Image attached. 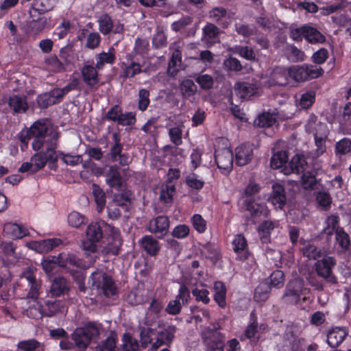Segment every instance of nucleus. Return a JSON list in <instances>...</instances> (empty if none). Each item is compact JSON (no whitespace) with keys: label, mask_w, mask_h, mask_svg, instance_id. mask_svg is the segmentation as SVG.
Wrapping results in <instances>:
<instances>
[{"label":"nucleus","mask_w":351,"mask_h":351,"mask_svg":"<svg viewBox=\"0 0 351 351\" xmlns=\"http://www.w3.org/2000/svg\"><path fill=\"white\" fill-rule=\"evenodd\" d=\"M315 101V93L313 90L306 91L302 93L298 103V106L302 109H308Z\"/></svg>","instance_id":"nucleus-52"},{"label":"nucleus","mask_w":351,"mask_h":351,"mask_svg":"<svg viewBox=\"0 0 351 351\" xmlns=\"http://www.w3.org/2000/svg\"><path fill=\"white\" fill-rule=\"evenodd\" d=\"M225 335L217 330H212L206 339L208 348L210 351H223L225 347Z\"/></svg>","instance_id":"nucleus-23"},{"label":"nucleus","mask_w":351,"mask_h":351,"mask_svg":"<svg viewBox=\"0 0 351 351\" xmlns=\"http://www.w3.org/2000/svg\"><path fill=\"white\" fill-rule=\"evenodd\" d=\"M3 233L5 235L16 239H22L29 234L27 229L22 226L14 223H6L3 226Z\"/></svg>","instance_id":"nucleus-27"},{"label":"nucleus","mask_w":351,"mask_h":351,"mask_svg":"<svg viewBox=\"0 0 351 351\" xmlns=\"http://www.w3.org/2000/svg\"><path fill=\"white\" fill-rule=\"evenodd\" d=\"M152 47L155 49H160L167 46V36L164 31H158L152 40Z\"/></svg>","instance_id":"nucleus-55"},{"label":"nucleus","mask_w":351,"mask_h":351,"mask_svg":"<svg viewBox=\"0 0 351 351\" xmlns=\"http://www.w3.org/2000/svg\"><path fill=\"white\" fill-rule=\"evenodd\" d=\"M133 199V193L131 191L125 189L114 197V201L118 206H127L130 205Z\"/></svg>","instance_id":"nucleus-58"},{"label":"nucleus","mask_w":351,"mask_h":351,"mask_svg":"<svg viewBox=\"0 0 351 351\" xmlns=\"http://www.w3.org/2000/svg\"><path fill=\"white\" fill-rule=\"evenodd\" d=\"M308 293L309 289L305 287L304 280L295 278L287 284L282 300L286 304L297 306L300 309H304V304L308 300V297L306 296Z\"/></svg>","instance_id":"nucleus-3"},{"label":"nucleus","mask_w":351,"mask_h":351,"mask_svg":"<svg viewBox=\"0 0 351 351\" xmlns=\"http://www.w3.org/2000/svg\"><path fill=\"white\" fill-rule=\"evenodd\" d=\"M208 17L223 29L227 28L231 22L230 14L223 7L213 8L209 11Z\"/></svg>","instance_id":"nucleus-15"},{"label":"nucleus","mask_w":351,"mask_h":351,"mask_svg":"<svg viewBox=\"0 0 351 351\" xmlns=\"http://www.w3.org/2000/svg\"><path fill=\"white\" fill-rule=\"evenodd\" d=\"M254 122L259 128H269L275 123L276 119L270 113H263L258 115Z\"/></svg>","instance_id":"nucleus-61"},{"label":"nucleus","mask_w":351,"mask_h":351,"mask_svg":"<svg viewBox=\"0 0 351 351\" xmlns=\"http://www.w3.org/2000/svg\"><path fill=\"white\" fill-rule=\"evenodd\" d=\"M339 217L336 215H331L328 216L326 220V227L324 229V232L327 235H332L337 230L340 229L339 226Z\"/></svg>","instance_id":"nucleus-49"},{"label":"nucleus","mask_w":351,"mask_h":351,"mask_svg":"<svg viewBox=\"0 0 351 351\" xmlns=\"http://www.w3.org/2000/svg\"><path fill=\"white\" fill-rule=\"evenodd\" d=\"M269 201L276 209L282 210L284 208L287 202V196L285 186L282 184L279 183L273 184Z\"/></svg>","instance_id":"nucleus-16"},{"label":"nucleus","mask_w":351,"mask_h":351,"mask_svg":"<svg viewBox=\"0 0 351 351\" xmlns=\"http://www.w3.org/2000/svg\"><path fill=\"white\" fill-rule=\"evenodd\" d=\"M289 67L275 66L271 71L267 83L270 86H285L289 83Z\"/></svg>","instance_id":"nucleus-10"},{"label":"nucleus","mask_w":351,"mask_h":351,"mask_svg":"<svg viewBox=\"0 0 351 351\" xmlns=\"http://www.w3.org/2000/svg\"><path fill=\"white\" fill-rule=\"evenodd\" d=\"M176 192V188L175 184H167V182H165L161 185L159 199L166 204H171L173 202Z\"/></svg>","instance_id":"nucleus-38"},{"label":"nucleus","mask_w":351,"mask_h":351,"mask_svg":"<svg viewBox=\"0 0 351 351\" xmlns=\"http://www.w3.org/2000/svg\"><path fill=\"white\" fill-rule=\"evenodd\" d=\"M30 134H32L33 141L32 143V149L34 151H41L44 144L47 145V141L54 134H57L58 138L59 133L53 132L49 124L45 120H38L34 122L29 128Z\"/></svg>","instance_id":"nucleus-5"},{"label":"nucleus","mask_w":351,"mask_h":351,"mask_svg":"<svg viewBox=\"0 0 351 351\" xmlns=\"http://www.w3.org/2000/svg\"><path fill=\"white\" fill-rule=\"evenodd\" d=\"M250 322L246 326L244 330V335L246 339H250L252 342L256 343L259 341L260 337L259 335H256L258 333V323L257 321V317L254 312L250 314Z\"/></svg>","instance_id":"nucleus-32"},{"label":"nucleus","mask_w":351,"mask_h":351,"mask_svg":"<svg viewBox=\"0 0 351 351\" xmlns=\"http://www.w3.org/2000/svg\"><path fill=\"white\" fill-rule=\"evenodd\" d=\"M274 228V221H272L265 220L261 223L258 231L262 243H267L270 242L271 233Z\"/></svg>","instance_id":"nucleus-39"},{"label":"nucleus","mask_w":351,"mask_h":351,"mask_svg":"<svg viewBox=\"0 0 351 351\" xmlns=\"http://www.w3.org/2000/svg\"><path fill=\"white\" fill-rule=\"evenodd\" d=\"M185 183L189 188L195 190H200L204 186V181L198 179V176L195 173L186 176Z\"/></svg>","instance_id":"nucleus-62"},{"label":"nucleus","mask_w":351,"mask_h":351,"mask_svg":"<svg viewBox=\"0 0 351 351\" xmlns=\"http://www.w3.org/2000/svg\"><path fill=\"white\" fill-rule=\"evenodd\" d=\"M55 3L56 0H35L30 10L33 13L43 14L51 10L55 6Z\"/></svg>","instance_id":"nucleus-43"},{"label":"nucleus","mask_w":351,"mask_h":351,"mask_svg":"<svg viewBox=\"0 0 351 351\" xmlns=\"http://www.w3.org/2000/svg\"><path fill=\"white\" fill-rule=\"evenodd\" d=\"M215 162L218 169L223 174L229 173L233 167L234 154L229 148L215 150Z\"/></svg>","instance_id":"nucleus-9"},{"label":"nucleus","mask_w":351,"mask_h":351,"mask_svg":"<svg viewBox=\"0 0 351 351\" xmlns=\"http://www.w3.org/2000/svg\"><path fill=\"white\" fill-rule=\"evenodd\" d=\"M182 95L184 98H190L195 95L197 92V86L194 82L190 79L184 80L180 86Z\"/></svg>","instance_id":"nucleus-48"},{"label":"nucleus","mask_w":351,"mask_h":351,"mask_svg":"<svg viewBox=\"0 0 351 351\" xmlns=\"http://www.w3.org/2000/svg\"><path fill=\"white\" fill-rule=\"evenodd\" d=\"M195 80L202 90H210L214 86V79L208 74H199L195 77Z\"/></svg>","instance_id":"nucleus-56"},{"label":"nucleus","mask_w":351,"mask_h":351,"mask_svg":"<svg viewBox=\"0 0 351 351\" xmlns=\"http://www.w3.org/2000/svg\"><path fill=\"white\" fill-rule=\"evenodd\" d=\"M348 335L346 327L335 326L330 329L327 334V343L331 348L338 347Z\"/></svg>","instance_id":"nucleus-20"},{"label":"nucleus","mask_w":351,"mask_h":351,"mask_svg":"<svg viewBox=\"0 0 351 351\" xmlns=\"http://www.w3.org/2000/svg\"><path fill=\"white\" fill-rule=\"evenodd\" d=\"M99 325L89 321L82 326L76 328L71 334V339L75 343L77 351H86L88 346L99 338Z\"/></svg>","instance_id":"nucleus-4"},{"label":"nucleus","mask_w":351,"mask_h":351,"mask_svg":"<svg viewBox=\"0 0 351 351\" xmlns=\"http://www.w3.org/2000/svg\"><path fill=\"white\" fill-rule=\"evenodd\" d=\"M45 63L53 73H60L66 71V66L56 55H50L46 58Z\"/></svg>","instance_id":"nucleus-41"},{"label":"nucleus","mask_w":351,"mask_h":351,"mask_svg":"<svg viewBox=\"0 0 351 351\" xmlns=\"http://www.w3.org/2000/svg\"><path fill=\"white\" fill-rule=\"evenodd\" d=\"M335 265L336 261L331 256H326L321 260H318L315 265L317 276L324 278L331 285L337 284V279L332 274V268Z\"/></svg>","instance_id":"nucleus-8"},{"label":"nucleus","mask_w":351,"mask_h":351,"mask_svg":"<svg viewBox=\"0 0 351 351\" xmlns=\"http://www.w3.org/2000/svg\"><path fill=\"white\" fill-rule=\"evenodd\" d=\"M149 50V43L146 38H141L139 37L135 39L134 52L140 56H144L148 53Z\"/></svg>","instance_id":"nucleus-57"},{"label":"nucleus","mask_w":351,"mask_h":351,"mask_svg":"<svg viewBox=\"0 0 351 351\" xmlns=\"http://www.w3.org/2000/svg\"><path fill=\"white\" fill-rule=\"evenodd\" d=\"M260 189L258 184L250 183L244 190L246 198L243 201L241 208L246 212V221L254 224L267 218L270 215V210L266 204L259 202L253 197Z\"/></svg>","instance_id":"nucleus-2"},{"label":"nucleus","mask_w":351,"mask_h":351,"mask_svg":"<svg viewBox=\"0 0 351 351\" xmlns=\"http://www.w3.org/2000/svg\"><path fill=\"white\" fill-rule=\"evenodd\" d=\"M289 72L291 79L300 82L321 77L324 75V71L317 65L304 64L289 66Z\"/></svg>","instance_id":"nucleus-7"},{"label":"nucleus","mask_w":351,"mask_h":351,"mask_svg":"<svg viewBox=\"0 0 351 351\" xmlns=\"http://www.w3.org/2000/svg\"><path fill=\"white\" fill-rule=\"evenodd\" d=\"M122 348H117V351H138V341L131 334L125 332L122 337Z\"/></svg>","instance_id":"nucleus-44"},{"label":"nucleus","mask_w":351,"mask_h":351,"mask_svg":"<svg viewBox=\"0 0 351 351\" xmlns=\"http://www.w3.org/2000/svg\"><path fill=\"white\" fill-rule=\"evenodd\" d=\"M213 290L215 291L213 300L220 308H225L226 306L227 293V289L225 284L221 281L215 282L213 285Z\"/></svg>","instance_id":"nucleus-30"},{"label":"nucleus","mask_w":351,"mask_h":351,"mask_svg":"<svg viewBox=\"0 0 351 351\" xmlns=\"http://www.w3.org/2000/svg\"><path fill=\"white\" fill-rule=\"evenodd\" d=\"M253 156V150L250 146L242 144L235 149V162L239 166L249 163Z\"/></svg>","instance_id":"nucleus-26"},{"label":"nucleus","mask_w":351,"mask_h":351,"mask_svg":"<svg viewBox=\"0 0 351 351\" xmlns=\"http://www.w3.org/2000/svg\"><path fill=\"white\" fill-rule=\"evenodd\" d=\"M86 269H75V268H69L67 271L72 276L73 279L77 285V289L80 292L85 293L86 287L85 285V274Z\"/></svg>","instance_id":"nucleus-42"},{"label":"nucleus","mask_w":351,"mask_h":351,"mask_svg":"<svg viewBox=\"0 0 351 351\" xmlns=\"http://www.w3.org/2000/svg\"><path fill=\"white\" fill-rule=\"evenodd\" d=\"M38 106L43 109L47 108L49 106L54 105L58 103L52 95L51 90L49 93H45L39 95L36 98Z\"/></svg>","instance_id":"nucleus-51"},{"label":"nucleus","mask_w":351,"mask_h":351,"mask_svg":"<svg viewBox=\"0 0 351 351\" xmlns=\"http://www.w3.org/2000/svg\"><path fill=\"white\" fill-rule=\"evenodd\" d=\"M304 38L311 44L324 43L326 37L315 27L304 25Z\"/></svg>","instance_id":"nucleus-31"},{"label":"nucleus","mask_w":351,"mask_h":351,"mask_svg":"<svg viewBox=\"0 0 351 351\" xmlns=\"http://www.w3.org/2000/svg\"><path fill=\"white\" fill-rule=\"evenodd\" d=\"M99 29L104 35H108L112 32L113 21L111 16L108 14H101L98 19Z\"/></svg>","instance_id":"nucleus-45"},{"label":"nucleus","mask_w":351,"mask_h":351,"mask_svg":"<svg viewBox=\"0 0 351 351\" xmlns=\"http://www.w3.org/2000/svg\"><path fill=\"white\" fill-rule=\"evenodd\" d=\"M106 226L104 221L93 222L86 230V237L82 241L84 251L88 253H95L97 251V243L103 238V228Z\"/></svg>","instance_id":"nucleus-6"},{"label":"nucleus","mask_w":351,"mask_h":351,"mask_svg":"<svg viewBox=\"0 0 351 351\" xmlns=\"http://www.w3.org/2000/svg\"><path fill=\"white\" fill-rule=\"evenodd\" d=\"M114 48L110 47L108 52H101L96 55L95 59L97 60L96 67L99 70L103 69L105 64H114L116 57L114 53Z\"/></svg>","instance_id":"nucleus-35"},{"label":"nucleus","mask_w":351,"mask_h":351,"mask_svg":"<svg viewBox=\"0 0 351 351\" xmlns=\"http://www.w3.org/2000/svg\"><path fill=\"white\" fill-rule=\"evenodd\" d=\"M93 195L97 204L98 213H101L106 203V195L104 190L97 184H92Z\"/></svg>","instance_id":"nucleus-40"},{"label":"nucleus","mask_w":351,"mask_h":351,"mask_svg":"<svg viewBox=\"0 0 351 351\" xmlns=\"http://www.w3.org/2000/svg\"><path fill=\"white\" fill-rule=\"evenodd\" d=\"M351 152V140L348 138H343L335 145L337 154L346 155Z\"/></svg>","instance_id":"nucleus-63"},{"label":"nucleus","mask_w":351,"mask_h":351,"mask_svg":"<svg viewBox=\"0 0 351 351\" xmlns=\"http://www.w3.org/2000/svg\"><path fill=\"white\" fill-rule=\"evenodd\" d=\"M149 91L145 88H141L138 94V109L142 112L145 111L150 104Z\"/></svg>","instance_id":"nucleus-54"},{"label":"nucleus","mask_w":351,"mask_h":351,"mask_svg":"<svg viewBox=\"0 0 351 351\" xmlns=\"http://www.w3.org/2000/svg\"><path fill=\"white\" fill-rule=\"evenodd\" d=\"M63 308V302L58 300H47L38 306L42 317H52L58 312H62Z\"/></svg>","instance_id":"nucleus-18"},{"label":"nucleus","mask_w":351,"mask_h":351,"mask_svg":"<svg viewBox=\"0 0 351 351\" xmlns=\"http://www.w3.org/2000/svg\"><path fill=\"white\" fill-rule=\"evenodd\" d=\"M70 290V287L67 280L62 277H56L51 285L50 292L53 296H60L67 294Z\"/></svg>","instance_id":"nucleus-28"},{"label":"nucleus","mask_w":351,"mask_h":351,"mask_svg":"<svg viewBox=\"0 0 351 351\" xmlns=\"http://www.w3.org/2000/svg\"><path fill=\"white\" fill-rule=\"evenodd\" d=\"M7 104L13 115L24 114L29 108L25 95H12L9 97Z\"/></svg>","instance_id":"nucleus-17"},{"label":"nucleus","mask_w":351,"mask_h":351,"mask_svg":"<svg viewBox=\"0 0 351 351\" xmlns=\"http://www.w3.org/2000/svg\"><path fill=\"white\" fill-rule=\"evenodd\" d=\"M307 162L303 154H295L289 162V167H285L284 173L285 174L297 173L300 174L304 172Z\"/></svg>","instance_id":"nucleus-24"},{"label":"nucleus","mask_w":351,"mask_h":351,"mask_svg":"<svg viewBox=\"0 0 351 351\" xmlns=\"http://www.w3.org/2000/svg\"><path fill=\"white\" fill-rule=\"evenodd\" d=\"M58 158L60 157L64 163L70 166H75L81 162L82 158L80 155L73 156L69 154H64L62 152L57 151Z\"/></svg>","instance_id":"nucleus-60"},{"label":"nucleus","mask_w":351,"mask_h":351,"mask_svg":"<svg viewBox=\"0 0 351 351\" xmlns=\"http://www.w3.org/2000/svg\"><path fill=\"white\" fill-rule=\"evenodd\" d=\"M101 289L106 298H112L117 294V287L113 278L106 273L101 275Z\"/></svg>","instance_id":"nucleus-33"},{"label":"nucleus","mask_w":351,"mask_h":351,"mask_svg":"<svg viewBox=\"0 0 351 351\" xmlns=\"http://www.w3.org/2000/svg\"><path fill=\"white\" fill-rule=\"evenodd\" d=\"M16 347L21 351H46L45 345L34 338L20 341Z\"/></svg>","instance_id":"nucleus-34"},{"label":"nucleus","mask_w":351,"mask_h":351,"mask_svg":"<svg viewBox=\"0 0 351 351\" xmlns=\"http://www.w3.org/2000/svg\"><path fill=\"white\" fill-rule=\"evenodd\" d=\"M140 247L150 256H156L160 250V243L152 235H145L139 241Z\"/></svg>","instance_id":"nucleus-22"},{"label":"nucleus","mask_w":351,"mask_h":351,"mask_svg":"<svg viewBox=\"0 0 351 351\" xmlns=\"http://www.w3.org/2000/svg\"><path fill=\"white\" fill-rule=\"evenodd\" d=\"M31 20L27 22V32L32 35L39 34L47 26V19L43 14L32 12L29 10Z\"/></svg>","instance_id":"nucleus-14"},{"label":"nucleus","mask_w":351,"mask_h":351,"mask_svg":"<svg viewBox=\"0 0 351 351\" xmlns=\"http://www.w3.org/2000/svg\"><path fill=\"white\" fill-rule=\"evenodd\" d=\"M116 344L117 338L110 335L97 346L96 351H117Z\"/></svg>","instance_id":"nucleus-53"},{"label":"nucleus","mask_w":351,"mask_h":351,"mask_svg":"<svg viewBox=\"0 0 351 351\" xmlns=\"http://www.w3.org/2000/svg\"><path fill=\"white\" fill-rule=\"evenodd\" d=\"M121 68L122 70L121 76L126 79L132 78L143 72L142 66L134 61H132L129 64L122 62Z\"/></svg>","instance_id":"nucleus-37"},{"label":"nucleus","mask_w":351,"mask_h":351,"mask_svg":"<svg viewBox=\"0 0 351 351\" xmlns=\"http://www.w3.org/2000/svg\"><path fill=\"white\" fill-rule=\"evenodd\" d=\"M170 221L165 215H159L149 221L147 230L158 239H163L169 232Z\"/></svg>","instance_id":"nucleus-11"},{"label":"nucleus","mask_w":351,"mask_h":351,"mask_svg":"<svg viewBox=\"0 0 351 351\" xmlns=\"http://www.w3.org/2000/svg\"><path fill=\"white\" fill-rule=\"evenodd\" d=\"M107 184L111 188L119 189L123 184V178L117 165L111 166L106 174Z\"/></svg>","instance_id":"nucleus-29"},{"label":"nucleus","mask_w":351,"mask_h":351,"mask_svg":"<svg viewBox=\"0 0 351 351\" xmlns=\"http://www.w3.org/2000/svg\"><path fill=\"white\" fill-rule=\"evenodd\" d=\"M288 153L281 150L274 153L271 158L270 166L273 169H279L284 167L288 161Z\"/></svg>","instance_id":"nucleus-46"},{"label":"nucleus","mask_w":351,"mask_h":351,"mask_svg":"<svg viewBox=\"0 0 351 351\" xmlns=\"http://www.w3.org/2000/svg\"><path fill=\"white\" fill-rule=\"evenodd\" d=\"M285 283V274L281 270L274 271L269 276V284L270 287L280 288L284 285Z\"/></svg>","instance_id":"nucleus-59"},{"label":"nucleus","mask_w":351,"mask_h":351,"mask_svg":"<svg viewBox=\"0 0 351 351\" xmlns=\"http://www.w3.org/2000/svg\"><path fill=\"white\" fill-rule=\"evenodd\" d=\"M335 234V239L339 245L343 250H346L349 249L350 241L348 234L346 233L343 228H340L337 230Z\"/></svg>","instance_id":"nucleus-64"},{"label":"nucleus","mask_w":351,"mask_h":351,"mask_svg":"<svg viewBox=\"0 0 351 351\" xmlns=\"http://www.w3.org/2000/svg\"><path fill=\"white\" fill-rule=\"evenodd\" d=\"M61 267L66 268V271L69 270V268H75V269H86L88 266L86 261L77 257L74 254H69L65 259L64 263L62 265H60Z\"/></svg>","instance_id":"nucleus-36"},{"label":"nucleus","mask_w":351,"mask_h":351,"mask_svg":"<svg viewBox=\"0 0 351 351\" xmlns=\"http://www.w3.org/2000/svg\"><path fill=\"white\" fill-rule=\"evenodd\" d=\"M232 249L237 254L236 260L244 262L252 256L248 248L246 238L242 234H237L232 241Z\"/></svg>","instance_id":"nucleus-12"},{"label":"nucleus","mask_w":351,"mask_h":351,"mask_svg":"<svg viewBox=\"0 0 351 351\" xmlns=\"http://www.w3.org/2000/svg\"><path fill=\"white\" fill-rule=\"evenodd\" d=\"M62 240L58 238L47 239L41 241H32L29 247L40 254L47 253L54 247L60 245Z\"/></svg>","instance_id":"nucleus-21"},{"label":"nucleus","mask_w":351,"mask_h":351,"mask_svg":"<svg viewBox=\"0 0 351 351\" xmlns=\"http://www.w3.org/2000/svg\"><path fill=\"white\" fill-rule=\"evenodd\" d=\"M23 277L27 281V286L29 290L27 293V298L36 300L39 295V290L41 287V281L36 278L33 271L30 269L23 273Z\"/></svg>","instance_id":"nucleus-25"},{"label":"nucleus","mask_w":351,"mask_h":351,"mask_svg":"<svg viewBox=\"0 0 351 351\" xmlns=\"http://www.w3.org/2000/svg\"><path fill=\"white\" fill-rule=\"evenodd\" d=\"M99 69L96 66L84 64L81 69V75L84 82L90 88L97 86L99 82Z\"/></svg>","instance_id":"nucleus-19"},{"label":"nucleus","mask_w":351,"mask_h":351,"mask_svg":"<svg viewBox=\"0 0 351 351\" xmlns=\"http://www.w3.org/2000/svg\"><path fill=\"white\" fill-rule=\"evenodd\" d=\"M236 95L243 100H248L257 95L258 86L256 82H237L234 84Z\"/></svg>","instance_id":"nucleus-13"},{"label":"nucleus","mask_w":351,"mask_h":351,"mask_svg":"<svg viewBox=\"0 0 351 351\" xmlns=\"http://www.w3.org/2000/svg\"><path fill=\"white\" fill-rule=\"evenodd\" d=\"M271 287L267 282L260 283L255 289L254 298L257 302H265L269 296Z\"/></svg>","instance_id":"nucleus-47"},{"label":"nucleus","mask_w":351,"mask_h":351,"mask_svg":"<svg viewBox=\"0 0 351 351\" xmlns=\"http://www.w3.org/2000/svg\"><path fill=\"white\" fill-rule=\"evenodd\" d=\"M202 288L198 287L194 288L191 291L193 296L195 298V301L197 302H202L204 304H208L210 302L209 298L210 292L208 289L204 288V285H202Z\"/></svg>","instance_id":"nucleus-50"},{"label":"nucleus","mask_w":351,"mask_h":351,"mask_svg":"<svg viewBox=\"0 0 351 351\" xmlns=\"http://www.w3.org/2000/svg\"><path fill=\"white\" fill-rule=\"evenodd\" d=\"M58 141V135L56 134L47 141V147L34 154L31 157L30 162L22 163L19 171L21 173L29 172L34 174L44 168L47 164L49 169L57 171L58 169L56 152Z\"/></svg>","instance_id":"nucleus-1"}]
</instances>
